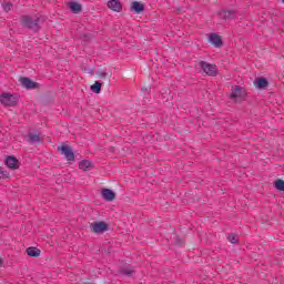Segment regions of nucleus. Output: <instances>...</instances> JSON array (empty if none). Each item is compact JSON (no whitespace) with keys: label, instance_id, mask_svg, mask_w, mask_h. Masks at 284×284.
<instances>
[{"label":"nucleus","instance_id":"25","mask_svg":"<svg viewBox=\"0 0 284 284\" xmlns=\"http://www.w3.org/2000/svg\"><path fill=\"white\" fill-rule=\"evenodd\" d=\"M0 179H10V173L0 169Z\"/></svg>","mask_w":284,"mask_h":284},{"label":"nucleus","instance_id":"11","mask_svg":"<svg viewBox=\"0 0 284 284\" xmlns=\"http://www.w3.org/2000/svg\"><path fill=\"white\" fill-rule=\"evenodd\" d=\"M102 199H104V201H108L109 203H112V201H114V199H116V193H114L110 189H103L102 190Z\"/></svg>","mask_w":284,"mask_h":284},{"label":"nucleus","instance_id":"5","mask_svg":"<svg viewBox=\"0 0 284 284\" xmlns=\"http://www.w3.org/2000/svg\"><path fill=\"white\" fill-rule=\"evenodd\" d=\"M4 165L9 168V170H19L21 168V162L14 155H9L4 160Z\"/></svg>","mask_w":284,"mask_h":284},{"label":"nucleus","instance_id":"18","mask_svg":"<svg viewBox=\"0 0 284 284\" xmlns=\"http://www.w3.org/2000/svg\"><path fill=\"white\" fill-rule=\"evenodd\" d=\"M268 82L265 78H257L256 79V88L260 90H263V88H267Z\"/></svg>","mask_w":284,"mask_h":284},{"label":"nucleus","instance_id":"12","mask_svg":"<svg viewBox=\"0 0 284 284\" xmlns=\"http://www.w3.org/2000/svg\"><path fill=\"white\" fill-rule=\"evenodd\" d=\"M145 10V4L139 2V1H133L131 6V11L135 12V14H141Z\"/></svg>","mask_w":284,"mask_h":284},{"label":"nucleus","instance_id":"20","mask_svg":"<svg viewBox=\"0 0 284 284\" xmlns=\"http://www.w3.org/2000/svg\"><path fill=\"white\" fill-rule=\"evenodd\" d=\"M172 241L174 243V245H183L185 242L183 241V239H181V236L176 235V234H173L172 235Z\"/></svg>","mask_w":284,"mask_h":284},{"label":"nucleus","instance_id":"6","mask_svg":"<svg viewBox=\"0 0 284 284\" xmlns=\"http://www.w3.org/2000/svg\"><path fill=\"white\" fill-rule=\"evenodd\" d=\"M90 229L93 234H103L108 230V224L105 222H93Z\"/></svg>","mask_w":284,"mask_h":284},{"label":"nucleus","instance_id":"8","mask_svg":"<svg viewBox=\"0 0 284 284\" xmlns=\"http://www.w3.org/2000/svg\"><path fill=\"white\" fill-rule=\"evenodd\" d=\"M230 97L231 99H245L246 97L245 89H243L242 87L235 85L232 89Z\"/></svg>","mask_w":284,"mask_h":284},{"label":"nucleus","instance_id":"14","mask_svg":"<svg viewBox=\"0 0 284 284\" xmlns=\"http://www.w3.org/2000/svg\"><path fill=\"white\" fill-rule=\"evenodd\" d=\"M27 254L33 258H39V256H41V250L31 246L27 248Z\"/></svg>","mask_w":284,"mask_h":284},{"label":"nucleus","instance_id":"27","mask_svg":"<svg viewBox=\"0 0 284 284\" xmlns=\"http://www.w3.org/2000/svg\"><path fill=\"white\" fill-rule=\"evenodd\" d=\"M149 90H150V88L149 89L148 88L142 89L143 92H149Z\"/></svg>","mask_w":284,"mask_h":284},{"label":"nucleus","instance_id":"13","mask_svg":"<svg viewBox=\"0 0 284 284\" xmlns=\"http://www.w3.org/2000/svg\"><path fill=\"white\" fill-rule=\"evenodd\" d=\"M68 8L73 12V14H79L82 10L81 3L74 1L68 2Z\"/></svg>","mask_w":284,"mask_h":284},{"label":"nucleus","instance_id":"24","mask_svg":"<svg viewBox=\"0 0 284 284\" xmlns=\"http://www.w3.org/2000/svg\"><path fill=\"white\" fill-rule=\"evenodd\" d=\"M12 2H4L2 3V8L4 10V12H10V10H12Z\"/></svg>","mask_w":284,"mask_h":284},{"label":"nucleus","instance_id":"1","mask_svg":"<svg viewBox=\"0 0 284 284\" xmlns=\"http://www.w3.org/2000/svg\"><path fill=\"white\" fill-rule=\"evenodd\" d=\"M21 24L23 28H27V30H32V32H39L41 30V27L39 26L41 19L39 18H32L30 16H22Z\"/></svg>","mask_w":284,"mask_h":284},{"label":"nucleus","instance_id":"7","mask_svg":"<svg viewBox=\"0 0 284 284\" xmlns=\"http://www.w3.org/2000/svg\"><path fill=\"white\" fill-rule=\"evenodd\" d=\"M19 81L27 90H34V88L39 87V83L32 81L30 78L21 77Z\"/></svg>","mask_w":284,"mask_h":284},{"label":"nucleus","instance_id":"17","mask_svg":"<svg viewBox=\"0 0 284 284\" xmlns=\"http://www.w3.org/2000/svg\"><path fill=\"white\" fill-rule=\"evenodd\" d=\"M90 168H92V162H90V160H82L79 163V170H83V172H88Z\"/></svg>","mask_w":284,"mask_h":284},{"label":"nucleus","instance_id":"2","mask_svg":"<svg viewBox=\"0 0 284 284\" xmlns=\"http://www.w3.org/2000/svg\"><path fill=\"white\" fill-rule=\"evenodd\" d=\"M199 65L201 70L207 74V77H216V74H219V67H216V64H210L205 61H200Z\"/></svg>","mask_w":284,"mask_h":284},{"label":"nucleus","instance_id":"22","mask_svg":"<svg viewBox=\"0 0 284 284\" xmlns=\"http://www.w3.org/2000/svg\"><path fill=\"white\" fill-rule=\"evenodd\" d=\"M226 239L229 243H232L233 245L239 243V237H236V234L234 233L229 234Z\"/></svg>","mask_w":284,"mask_h":284},{"label":"nucleus","instance_id":"21","mask_svg":"<svg viewBox=\"0 0 284 284\" xmlns=\"http://www.w3.org/2000/svg\"><path fill=\"white\" fill-rule=\"evenodd\" d=\"M274 187H276L280 192H284V181L278 179L274 182Z\"/></svg>","mask_w":284,"mask_h":284},{"label":"nucleus","instance_id":"9","mask_svg":"<svg viewBox=\"0 0 284 284\" xmlns=\"http://www.w3.org/2000/svg\"><path fill=\"white\" fill-rule=\"evenodd\" d=\"M209 42L214 45V48H223V40L221 39V36L216 33H211L209 37Z\"/></svg>","mask_w":284,"mask_h":284},{"label":"nucleus","instance_id":"4","mask_svg":"<svg viewBox=\"0 0 284 284\" xmlns=\"http://www.w3.org/2000/svg\"><path fill=\"white\" fill-rule=\"evenodd\" d=\"M58 150L60 152V154H63L65 161H74V151H72V148H70L69 145H61L58 146Z\"/></svg>","mask_w":284,"mask_h":284},{"label":"nucleus","instance_id":"10","mask_svg":"<svg viewBox=\"0 0 284 284\" xmlns=\"http://www.w3.org/2000/svg\"><path fill=\"white\" fill-rule=\"evenodd\" d=\"M108 8L113 10V12H121L123 10V4L120 0H110L108 1Z\"/></svg>","mask_w":284,"mask_h":284},{"label":"nucleus","instance_id":"16","mask_svg":"<svg viewBox=\"0 0 284 284\" xmlns=\"http://www.w3.org/2000/svg\"><path fill=\"white\" fill-rule=\"evenodd\" d=\"M235 12L236 11H234V10H224V11H221V17H223V19L225 21H230V20L234 19Z\"/></svg>","mask_w":284,"mask_h":284},{"label":"nucleus","instance_id":"26","mask_svg":"<svg viewBox=\"0 0 284 284\" xmlns=\"http://www.w3.org/2000/svg\"><path fill=\"white\" fill-rule=\"evenodd\" d=\"M98 77H100V79H105L106 74L105 72H99Z\"/></svg>","mask_w":284,"mask_h":284},{"label":"nucleus","instance_id":"19","mask_svg":"<svg viewBox=\"0 0 284 284\" xmlns=\"http://www.w3.org/2000/svg\"><path fill=\"white\" fill-rule=\"evenodd\" d=\"M101 85H103L101 82L95 81L94 84L91 85V92H94V94H101Z\"/></svg>","mask_w":284,"mask_h":284},{"label":"nucleus","instance_id":"23","mask_svg":"<svg viewBox=\"0 0 284 284\" xmlns=\"http://www.w3.org/2000/svg\"><path fill=\"white\" fill-rule=\"evenodd\" d=\"M120 274H123L124 276H132V274H134V271L130 267H124L120 271Z\"/></svg>","mask_w":284,"mask_h":284},{"label":"nucleus","instance_id":"3","mask_svg":"<svg viewBox=\"0 0 284 284\" xmlns=\"http://www.w3.org/2000/svg\"><path fill=\"white\" fill-rule=\"evenodd\" d=\"M18 99L17 97L10 94V93H2L0 95V102L2 103V105H7L9 108L14 106L18 103Z\"/></svg>","mask_w":284,"mask_h":284},{"label":"nucleus","instance_id":"15","mask_svg":"<svg viewBox=\"0 0 284 284\" xmlns=\"http://www.w3.org/2000/svg\"><path fill=\"white\" fill-rule=\"evenodd\" d=\"M28 141L29 143H41L43 139H41V135L39 133H29Z\"/></svg>","mask_w":284,"mask_h":284}]
</instances>
